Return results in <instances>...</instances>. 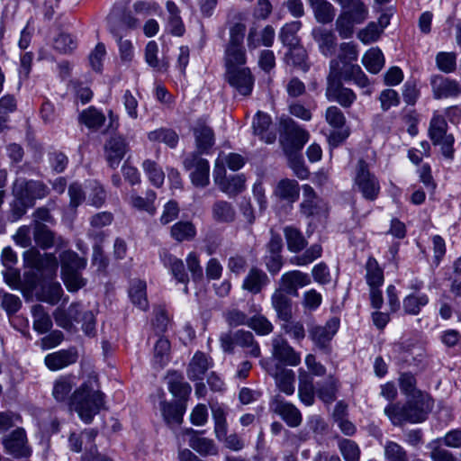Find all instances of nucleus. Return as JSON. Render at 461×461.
<instances>
[{
    "mask_svg": "<svg viewBox=\"0 0 461 461\" xmlns=\"http://www.w3.org/2000/svg\"><path fill=\"white\" fill-rule=\"evenodd\" d=\"M105 395L100 389L96 375L90 376L70 396L69 407L74 410L79 418L86 424L104 408Z\"/></svg>",
    "mask_w": 461,
    "mask_h": 461,
    "instance_id": "f257e3e1",
    "label": "nucleus"
},
{
    "mask_svg": "<svg viewBox=\"0 0 461 461\" xmlns=\"http://www.w3.org/2000/svg\"><path fill=\"white\" fill-rule=\"evenodd\" d=\"M433 406L432 400L427 394L419 393L403 406L389 404L384 408V414L394 426H402L405 422L419 423L427 419Z\"/></svg>",
    "mask_w": 461,
    "mask_h": 461,
    "instance_id": "f03ea898",
    "label": "nucleus"
},
{
    "mask_svg": "<svg viewBox=\"0 0 461 461\" xmlns=\"http://www.w3.org/2000/svg\"><path fill=\"white\" fill-rule=\"evenodd\" d=\"M246 25L236 23L230 28V39L225 49V66L229 68H243L247 62L246 50L243 41Z\"/></svg>",
    "mask_w": 461,
    "mask_h": 461,
    "instance_id": "7ed1b4c3",
    "label": "nucleus"
},
{
    "mask_svg": "<svg viewBox=\"0 0 461 461\" xmlns=\"http://www.w3.org/2000/svg\"><path fill=\"white\" fill-rule=\"evenodd\" d=\"M309 140V133L297 125L292 119L280 121V143L287 155L301 150Z\"/></svg>",
    "mask_w": 461,
    "mask_h": 461,
    "instance_id": "20e7f679",
    "label": "nucleus"
},
{
    "mask_svg": "<svg viewBox=\"0 0 461 461\" xmlns=\"http://www.w3.org/2000/svg\"><path fill=\"white\" fill-rule=\"evenodd\" d=\"M355 184L363 197L366 200H375L380 193L378 179L369 171L367 163L363 159L357 162Z\"/></svg>",
    "mask_w": 461,
    "mask_h": 461,
    "instance_id": "39448f33",
    "label": "nucleus"
},
{
    "mask_svg": "<svg viewBox=\"0 0 461 461\" xmlns=\"http://www.w3.org/2000/svg\"><path fill=\"white\" fill-rule=\"evenodd\" d=\"M447 124L441 115H434L430 121L429 134L434 145H440L443 155L446 158L453 157L454 137L447 134Z\"/></svg>",
    "mask_w": 461,
    "mask_h": 461,
    "instance_id": "423d86ee",
    "label": "nucleus"
},
{
    "mask_svg": "<svg viewBox=\"0 0 461 461\" xmlns=\"http://www.w3.org/2000/svg\"><path fill=\"white\" fill-rule=\"evenodd\" d=\"M24 263L27 267L37 270L41 276L51 277L58 269V260L53 254H41L36 249H31L23 253Z\"/></svg>",
    "mask_w": 461,
    "mask_h": 461,
    "instance_id": "0eeeda50",
    "label": "nucleus"
},
{
    "mask_svg": "<svg viewBox=\"0 0 461 461\" xmlns=\"http://www.w3.org/2000/svg\"><path fill=\"white\" fill-rule=\"evenodd\" d=\"M339 327L338 318L330 319L325 325H314L309 328V338L314 345L321 351L329 353L330 350V341Z\"/></svg>",
    "mask_w": 461,
    "mask_h": 461,
    "instance_id": "6e6552de",
    "label": "nucleus"
},
{
    "mask_svg": "<svg viewBox=\"0 0 461 461\" xmlns=\"http://www.w3.org/2000/svg\"><path fill=\"white\" fill-rule=\"evenodd\" d=\"M225 78L236 93L242 96L251 95L255 77L248 67L229 68L225 72Z\"/></svg>",
    "mask_w": 461,
    "mask_h": 461,
    "instance_id": "1a4fd4ad",
    "label": "nucleus"
},
{
    "mask_svg": "<svg viewBox=\"0 0 461 461\" xmlns=\"http://www.w3.org/2000/svg\"><path fill=\"white\" fill-rule=\"evenodd\" d=\"M48 193L49 188L47 185L42 182L35 180L17 179L13 188L14 197L25 198L32 205H33L36 199L45 197Z\"/></svg>",
    "mask_w": 461,
    "mask_h": 461,
    "instance_id": "9d476101",
    "label": "nucleus"
},
{
    "mask_svg": "<svg viewBox=\"0 0 461 461\" xmlns=\"http://www.w3.org/2000/svg\"><path fill=\"white\" fill-rule=\"evenodd\" d=\"M3 446L5 452L14 458L29 457L32 454V450L27 445L25 430L22 428L14 429L5 437L3 439Z\"/></svg>",
    "mask_w": 461,
    "mask_h": 461,
    "instance_id": "9b49d317",
    "label": "nucleus"
},
{
    "mask_svg": "<svg viewBox=\"0 0 461 461\" xmlns=\"http://www.w3.org/2000/svg\"><path fill=\"white\" fill-rule=\"evenodd\" d=\"M184 167L191 173L192 183L198 187H204L209 184V163L197 153H191L184 160Z\"/></svg>",
    "mask_w": 461,
    "mask_h": 461,
    "instance_id": "f8f14e48",
    "label": "nucleus"
},
{
    "mask_svg": "<svg viewBox=\"0 0 461 461\" xmlns=\"http://www.w3.org/2000/svg\"><path fill=\"white\" fill-rule=\"evenodd\" d=\"M272 348L273 357L280 362L293 366L300 364V354L282 336H276L272 339Z\"/></svg>",
    "mask_w": 461,
    "mask_h": 461,
    "instance_id": "ddd939ff",
    "label": "nucleus"
},
{
    "mask_svg": "<svg viewBox=\"0 0 461 461\" xmlns=\"http://www.w3.org/2000/svg\"><path fill=\"white\" fill-rule=\"evenodd\" d=\"M128 151V143L121 136L111 137L104 144V157L111 168L119 167Z\"/></svg>",
    "mask_w": 461,
    "mask_h": 461,
    "instance_id": "4468645a",
    "label": "nucleus"
},
{
    "mask_svg": "<svg viewBox=\"0 0 461 461\" xmlns=\"http://www.w3.org/2000/svg\"><path fill=\"white\" fill-rule=\"evenodd\" d=\"M430 85L435 99L455 97L461 93V86L457 81L441 75L433 76Z\"/></svg>",
    "mask_w": 461,
    "mask_h": 461,
    "instance_id": "2eb2a0df",
    "label": "nucleus"
},
{
    "mask_svg": "<svg viewBox=\"0 0 461 461\" xmlns=\"http://www.w3.org/2000/svg\"><path fill=\"white\" fill-rule=\"evenodd\" d=\"M310 283L311 279L307 274L299 270H293L282 275L277 289L283 290V292L287 294L297 296L298 289Z\"/></svg>",
    "mask_w": 461,
    "mask_h": 461,
    "instance_id": "dca6fc26",
    "label": "nucleus"
},
{
    "mask_svg": "<svg viewBox=\"0 0 461 461\" xmlns=\"http://www.w3.org/2000/svg\"><path fill=\"white\" fill-rule=\"evenodd\" d=\"M195 145L200 153L208 151L215 142L213 130L203 118L198 119L192 128Z\"/></svg>",
    "mask_w": 461,
    "mask_h": 461,
    "instance_id": "f3484780",
    "label": "nucleus"
},
{
    "mask_svg": "<svg viewBox=\"0 0 461 461\" xmlns=\"http://www.w3.org/2000/svg\"><path fill=\"white\" fill-rule=\"evenodd\" d=\"M271 408L280 415L290 427H298L302 422L299 410L292 403L285 402L280 395H276L271 401Z\"/></svg>",
    "mask_w": 461,
    "mask_h": 461,
    "instance_id": "a211bd4d",
    "label": "nucleus"
},
{
    "mask_svg": "<svg viewBox=\"0 0 461 461\" xmlns=\"http://www.w3.org/2000/svg\"><path fill=\"white\" fill-rule=\"evenodd\" d=\"M77 357V350L75 348H69L48 354L44 363L50 370L57 371L76 363Z\"/></svg>",
    "mask_w": 461,
    "mask_h": 461,
    "instance_id": "6ab92c4d",
    "label": "nucleus"
},
{
    "mask_svg": "<svg viewBox=\"0 0 461 461\" xmlns=\"http://www.w3.org/2000/svg\"><path fill=\"white\" fill-rule=\"evenodd\" d=\"M312 36L317 42L321 53L325 57L334 54L337 46V37L331 30L324 27H315L312 31Z\"/></svg>",
    "mask_w": 461,
    "mask_h": 461,
    "instance_id": "aec40b11",
    "label": "nucleus"
},
{
    "mask_svg": "<svg viewBox=\"0 0 461 461\" xmlns=\"http://www.w3.org/2000/svg\"><path fill=\"white\" fill-rule=\"evenodd\" d=\"M289 295L283 290L276 289L271 296L272 307L281 321H287L293 318V302Z\"/></svg>",
    "mask_w": 461,
    "mask_h": 461,
    "instance_id": "412c9836",
    "label": "nucleus"
},
{
    "mask_svg": "<svg viewBox=\"0 0 461 461\" xmlns=\"http://www.w3.org/2000/svg\"><path fill=\"white\" fill-rule=\"evenodd\" d=\"M252 126L254 134L266 143L271 144L276 141V132L272 127L270 116L267 113L258 112L253 120Z\"/></svg>",
    "mask_w": 461,
    "mask_h": 461,
    "instance_id": "4be33fe9",
    "label": "nucleus"
},
{
    "mask_svg": "<svg viewBox=\"0 0 461 461\" xmlns=\"http://www.w3.org/2000/svg\"><path fill=\"white\" fill-rule=\"evenodd\" d=\"M326 96L330 101L338 102L344 108L350 107L357 99L356 94L351 89L343 87L341 81L328 84Z\"/></svg>",
    "mask_w": 461,
    "mask_h": 461,
    "instance_id": "5701e85b",
    "label": "nucleus"
},
{
    "mask_svg": "<svg viewBox=\"0 0 461 461\" xmlns=\"http://www.w3.org/2000/svg\"><path fill=\"white\" fill-rule=\"evenodd\" d=\"M275 380L278 389L285 394L291 395L294 393V373L280 365H276L275 369L268 370Z\"/></svg>",
    "mask_w": 461,
    "mask_h": 461,
    "instance_id": "b1692460",
    "label": "nucleus"
},
{
    "mask_svg": "<svg viewBox=\"0 0 461 461\" xmlns=\"http://www.w3.org/2000/svg\"><path fill=\"white\" fill-rule=\"evenodd\" d=\"M185 433L190 435L189 446L201 456H214L218 448L212 439L200 437L199 432L193 429H186Z\"/></svg>",
    "mask_w": 461,
    "mask_h": 461,
    "instance_id": "393cba45",
    "label": "nucleus"
},
{
    "mask_svg": "<svg viewBox=\"0 0 461 461\" xmlns=\"http://www.w3.org/2000/svg\"><path fill=\"white\" fill-rule=\"evenodd\" d=\"M160 411L166 423L170 428H174L182 423L185 405L182 402H161Z\"/></svg>",
    "mask_w": 461,
    "mask_h": 461,
    "instance_id": "a878e982",
    "label": "nucleus"
},
{
    "mask_svg": "<svg viewBox=\"0 0 461 461\" xmlns=\"http://www.w3.org/2000/svg\"><path fill=\"white\" fill-rule=\"evenodd\" d=\"M284 59L287 65L293 66L303 72H307L310 68L308 53L301 43L289 48L288 51L285 54Z\"/></svg>",
    "mask_w": 461,
    "mask_h": 461,
    "instance_id": "bb28decb",
    "label": "nucleus"
},
{
    "mask_svg": "<svg viewBox=\"0 0 461 461\" xmlns=\"http://www.w3.org/2000/svg\"><path fill=\"white\" fill-rule=\"evenodd\" d=\"M75 386L72 375H60L53 382L52 396L58 402H68L71 396L72 389Z\"/></svg>",
    "mask_w": 461,
    "mask_h": 461,
    "instance_id": "cd10ccee",
    "label": "nucleus"
},
{
    "mask_svg": "<svg viewBox=\"0 0 461 461\" xmlns=\"http://www.w3.org/2000/svg\"><path fill=\"white\" fill-rule=\"evenodd\" d=\"M268 282V276L264 271L257 267H252L244 278L242 288L257 294L261 292Z\"/></svg>",
    "mask_w": 461,
    "mask_h": 461,
    "instance_id": "c85d7f7f",
    "label": "nucleus"
},
{
    "mask_svg": "<svg viewBox=\"0 0 461 461\" xmlns=\"http://www.w3.org/2000/svg\"><path fill=\"white\" fill-rule=\"evenodd\" d=\"M212 362L202 352H196L191 359L187 368V377L190 380H202L206 371L211 367Z\"/></svg>",
    "mask_w": 461,
    "mask_h": 461,
    "instance_id": "c756f323",
    "label": "nucleus"
},
{
    "mask_svg": "<svg viewBox=\"0 0 461 461\" xmlns=\"http://www.w3.org/2000/svg\"><path fill=\"white\" fill-rule=\"evenodd\" d=\"M212 218L218 223H230L236 218V210L231 203L218 200L212 206Z\"/></svg>",
    "mask_w": 461,
    "mask_h": 461,
    "instance_id": "7c9ffc66",
    "label": "nucleus"
},
{
    "mask_svg": "<svg viewBox=\"0 0 461 461\" xmlns=\"http://www.w3.org/2000/svg\"><path fill=\"white\" fill-rule=\"evenodd\" d=\"M298 394L301 401L310 406L314 402V385L312 375L303 369H299Z\"/></svg>",
    "mask_w": 461,
    "mask_h": 461,
    "instance_id": "2f4dec72",
    "label": "nucleus"
},
{
    "mask_svg": "<svg viewBox=\"0 0 461 461\" xmlns=\"http://www.w3.org/2000/svg\"><path fill=\"white\" fill-rule=\"evenodd\" d=\"M33 319V329L40 334L50 331L52 328V320L41 304H35L32 307Z\"/></svg>",
    "mask_w": 461,
    "mask_h": 461,
    "instance_id": "473e14b6",
    "label": "nucleus"
},
{
    "mask_svg": "<svg viewBox=\"0 0 461 461\" xmlns=\"http://www.w3.org/2000/svg\"><path fill=\"white\" fill-rule=\"evenodd\" d=\"M172 239L178 242L190 241L196 235V228L193 222L189 221H179L172 225L170 229Z\"/></svg>",
    "mask_w": 461,
    "mask_h": 461,
    "instance_id": "72a5a7b5",
    "label": "nucleus"
},
{
    "mask_svg": "<svg viewBox=\"0 0 461 461\" xmlns=\"http://www.w3.org/2000/svg\"><path fill=\"white\" fill-rule=\"evenodd\" d=\"M284 234L289 251L298 253L306 248L308 242L298 229L286 226L284 229Z\"/></svg>",
    "mask_w": 461,
    "mask_h": 461,
    "instance_id": "f704fd0d",
    "label": "nucleus"
},
{
    "mask_svg": "<svg viewBox=\"0 0 461 461\" xmlns=\"http://www.w3.org/2000/svg\"><path fill=\"white\" fill-rule=\"evenodd\" d=\"M62 294L63 290L60 284L58 282H51L48 285H42L36 296L40 301L55 305L59 302Z\"/></svg>",
    "mask_w": 461,
    "mask_h": 461,
    "instance_id": "c9c22d12",
    "label": "nucleus"
},
{
    "mask_svg": "<svg viewBox=\"0 0 461 461\" xmlns=\"http://www.w3.org/2000/svg\"><path fill=\"white\" fill-rule=\"evenodd\" d=\"M302 26L301 22L294 21L285 24L280 32L279 38L282 43L289 48L294 47L301 43V40L297 35Z\"/></svg>",
    "mask_w": 461,
    "mask_h": 461,
    "instance_id": "e433bc0d",
    "label": "nucleus"
},
{
    "mask_svg": "<svg viewBox=\"0 0 461 461\" xmlns=\"http://www.w3.org/2000/svg\"><path fill=\"white\" fill-rule=\"evenodd\" d=\"M362 63L370 73L377 74L384 65V54L378 48H372L363 56Z\"/></svg>",
    "mask_w": 461,
    "mask_h": 461,
    "instance_id": "4c0bfd02",
    "label": "nucleus"
},
{
    "mask_svg": "<svg viewBox=\"0 0 461 461\" xmlns=\"http://www.w3.org/2000/svg\"><path fill=\"white\" fill-rule=\"evenodd\" d=\"M299 185L297 181L292 179L281 180L276 189V194L281 199L289 202H294L299 197Z\"/></svg>",
    "mask_w": 461,
    "mask_h": 461,
    "instance_id": "58836bf2",
    "label": "nucleus"
},
{
    "mask_svg": "<svg viewBox=\"0 0 461 461\" xmlns=\"http://www.w3.org/2000/svg\"><path fill=\"white\" fill-rule=\"evenodd\" d=\"M60 262L62 272L80 271L86 266V259L71 250L64 251L60 255Z\"/></svg>",
    "mask_w": 461,
    "mask_h": 461,
    "instance_id": "ea45409f",
    "label": "nucleus"
},
{
    "mask_svg": "<svg viewBox=\"0 0 461 461\" xmlns=\"http://www.w3.org/2000/svg\"><path fill=\"white\" fill-rule=\"evenodd\" d=\"M166 7L169 14L167 23L171 33L176 36H182L185 32V28L180 17L179 8L173 1H167Z\"/></svg>",
    "mask_w": 461,
    "mask_h": 461,
    "instance_id": "a19ab883",
    "label": "nucleus"
},
{
    "mask_svg": "<svg viewBox=\"0 0 461 461\" xmlns=\"http://www.w3.org/2000/svg\"><path fill=\"white\" fill-rule=\"evenodd\" d=\"M429 297L425 294L416 295L414 294L407 295L402 302L403 311L407 314L418 315L421 307L427 305Z\"/></svg>",
    "mask_w": 461,
    "mask_h": 461,
    "instance_id": "79ce46f5",
    "label": "nucleus"
},
{
    "mask_svg": "<svg viewBox=\"0 0 461 461\" xmlns=\"http://www.w3.org/2000/svg\"><path fill=\"white\" fill-rule=\"evenodd\" d=\"M110 32L118 42L121 60L125 63H130L134 56L131 41L129 40H123V33L115 27H111Z\"/></svg>",
    "mask_w": 461,
    "mask_h": 461,
    "instance_id": "37998d69",
    "label": "nucleus"
},
{
    "mask_svg": "<svg viewBox=\"0 0 461 461\" xmlns=\"http://www.w3.org/2000/svg\"><path fill=\"white\" fill-rule=\"evenodd\" d=\"M170 342L167 339L159 338L154 347V365L161 368L169 361Z\"/></svg>",
    "mask_w": 461,
    "mask_h": 461,
    "instance_id": "c03bdc74",
    "label": "nucleus"
},
{
    "mask_svg": "<svg viewBox=\"0 0 461 461\" xmlns=\"http://www.w3.org/2000/svg\"><path fill=\"white\" fill-rule=\"evenodd\" d=\"M79 121L89 129H99L105 122V116L95 107L84 110L79 115Z\"/></svg>",
    "mask_w": 461,
    "mask_h": 461,
    "instance_id": "a18cd8bd",
    "label": "nucleus"
},
{
    "mask_svg": "<svg viewBox=\"0 0 461 461\" xmlns=\"http://www.w3.org/2000/svg\"><path fill=\"white\" fill-rule=\"evenodd\" d=\"M322 249L319 244H313L308 248L302 255H296L289 259V262L294 266H307L321 256Z\"/></svg>",
    "mask_w": 461,
    "mask_h": 461,
    "instance_id": "49530a36",
    "label": "nucleus"
},
{
    "mask_svg": "<svg viewBox=\"0 0 461 461\" xmlns=\"http://www.w3.org/2000/svg\"><path fill=\"white\" fill-rule=\"evenodd\" d=\"M246 178L244 175H234L226 179L220 189L229 196H236L245 190Z\"/></svg>",
    "mask_w": 461,
    "mask_h": 461,
    "instance_id": "de8ad7c7",
    "label": "nucleus"
},
{
    "mask_svg": "<svg viewBox=\"0 0 461 461\" xmlns=\"http://www.w3.org/2000/svg\"><path fill=\"white\" fill-rule=\"evenodd\" d=\"M366 281L370 287H379L384 283V273L374 258H369L366 265Z\"/></svg>",
    "mask_w": 461,
    "mask_h": 461,
    "instance_id": "09e8293b",
    "label": "nucleus"
},
{
    "mask_svg": "<svg viewBox=\"0 0 461 461\" xmlns=\"http://www.w3.org/2000/svg\"><path fill=\"white\" fill-rule=\"evenodd\" d=\"M340 454L345 461H359L361 450L358 445L348 438H341L338 442Z\"/></svg>",
    "mask_w": 461,
    "mask_h": 461,
    "instance_id": "8fccbe9b",
    "label": "nucleus"
},
{
    "mask_svg": "<svg viewBox=\"0 0 461 461\" xmlns=\"http://www.w3.org/2000/svg\"><path fill=\"white\" fill-rule=\"evenodd\" d=\"M129 295L131 302L141 310H146L148 308L145 282L140 280L133 282L130 288Z\"/></svg>",
    "mask_w": 461,
    "mask_h": 461,
    "instance_id": "3c124183",
    "label": "nucleus"
},
{
    "mask_svg": "<svg viewBox=\"0 0 461 461\" xmlns=\"http://www.w3.org/2000/svg\"><path fill=\"white\" fill-rule=\"evenodd\" d=\"M148 138L151 141L164 142L170 148H175L178 142V135L171 129H158L149 133Z\"/></svg>",
    "mask_w": 461,
    "mask_h": 461,
    "instance_id": "603ef678",
    "label": "nucleus"
},
{
    "mask_svg": "<svg viewBox=\"0 0 461 461\" xmlns=\"http://www.w3.org/2000/svg\"><path fill=\"white\" fill-rule=\"evenodd\" d=\"M33 236L35 242L42 249H48L54 245V233L42 223H36Z\"/></svg>",
    "mask_w": 461,
    "mask_h": 461,
    "instance_id": "864d4df0",
    "label": "nucleus"
},
{
    "mask_svg": "<svg viewBox=\"0 0 461 461\" xmlns=\"http://www.w3.org/2000/svg\"><path fill=\"white\" fill-rule=\"evenodd\" d=\"M342 8L346 9L343 14H348L357 23H361L366 19L367 9L361 0H351Z\"/></svg>",
    "mask_w": 461,
    "mask_h": 461,
    "instance_id": "5fc2aeb1",
    "label": "nucleus"
},
{
    "mask_svg": "<svg viewBox=\"0 0 461 461\" xmlns=\"http://www.w3.org/2000/svg\"><path fill=\"white\" fill-rule=\"evenodd\" d=\"M165 264L170 267L171 273L178 282L183 284L188 282V276L185 272L184 262L181 259L172 255H167L165 257Z\"/></svg>",
    "mask_w": 461,
    "mask_h": 461,
    "instance_id": "6e6d98bb",
    "label": "nucleus"
},
{
    "mask_svg": "<svg viewBox=\"0 0 461 461\" xmlns=\"http://www.w3.org/2000/svg\"><path fill=\"white\" fill-rule=\"evenodd\" d=\"M384 448L386 461H409L406 450L398 443L386 441Z\"/></svg>",
    "mask_w": 461,
    "mask_h": 461,
    "instance_id": "4d7b16f0",
    "label": "nucleus"
},
{
    "mask_svg": "<svg viewBox=\"0 0 461 461\" xmlns=\"http://www.w3.org/2000/svg\"><path fill=\"white\" fill-rule=\"evenodd\" d=\"M314 17L320 23H329L332 22L335 16V9L328 1H324L312 7Z\"/></svg>",
    "mask_w": 461,
    "mask_h": 461,
    "instance_id": "13d9d810",
    "label": "nucleus"
},
{
    "mask_svg": "<svg viewBox=\"0 0 461 461\" xmlns=\"http://www.w3.org/2000/svg\"><path fill=\"white\" fill-rule=\"evenodd\" d=\"M145 173L148 175L149 181L157 187L163 185L165 174L156 162L147 159L142 164Z\"/></svg>",
    "mask_w": 461,
    "mask_h": 461,
    "instance_id": "bf43d9fd",
    "label": "nucleus"
},
{
    "mask_svg": "<svg viewBox=\"0 0 461 461\" xmlns=\"http://www.w3.org/2000/svg\"><path fill=\"white\" fill-rule=\"evenodd\" d=\"M158 46L156 41H150L145 47V60L151 68L157 70L167 69V64L160 62L158 59Z\"/></svg>",
    "mask_w": 461,
    "mask_h": 461,
    "instance_id": "052dcab7",
    "label": "nucleus"
},
{
    "mask_svg": "<svg viewBox=\"0 0 461 461\" xmlns=\"http://www.w3.org/2000/svg\"><path fill=\"white\" fill-rule=\"evenodd\" d=\"M357 23L348 14L341 13L336 20V30L342 39H348L354 32V24Z\"/></svg>",
    "mask_w": 461,
    "mask_h": 461,
    "instance_id": "680f3d73",
    "label": "nucleus"
},
{
    "mask_svg": "<svg viewBox=\"0 0 461 461\" xmlns=\"http://www.w3.org/2000/svg\"><path fill=\"white\" fill-rule=\"evenodd\" d=\"M441 438H437L428 444L431 450L430 458L432 461H456L453 454L440 447Z\"/></svg>",
    "mask_w": 461,
    "mask_h": 461,
    "instance_id": "e2e57ef3",
    "label": "nucleus"
},
{
    "mask_svg": "<svg viewBox=\"0 0 461 461\" xmlns=\"http://www.w3.org/2000/svg\"><path fill=\"white\" fill-rule=\"evenodd\" d=\"M0 303L8 315L16 313L22 306V301L17 295L3 291L0 292Z\"/></svg>",
    "mask_w": 461,
    "mask_h": 461,
    "instance_id": "0e129e2a",
    "label": "nucleus"
},
{
    "mask_svg": "<svg viewBox=\"0 0 461 461\" xmlns=\"http://www.w3.org/2000/svg\"><path fill=\"white\" fill-rule=\"evenodd\" d=\"M337 381L332 376H329L327 381L318 388L317 393L324 402H332L336 399Z\"/></svg>",
    "mask_w": 461,
    "mask_h": 461,
    "instance_id": "69168bd1",
    "label": "nucleus"
},
{
    "mask_svg": "<svg viewBox=\"0 0 461 461\" xmlns=\"http://www.w3.org/2000/svg\"><path fill=\"white\" fill-rule=\"evenodd\" d=\"M168 389L170 393L180 399H185L191 393V386L184 382L182 377H172L169 380Z\"/></svg>",
    "mask_w": 461,
    "mask_h": 461,
    "instance_id": "338daca9",
    "label": "nucleus"
},
{
    "mask_svg": "<svg viewBox=\"0 0 461 461\" xmlns=\"http://www.w3.org/2000/svg\"><path fill=\"white\" fill-rule=\"evenodd\" d=\"M325 119L330 126L334 129H341L346 123V117L337 106H330L325 112Z\"/></svg>",
    "mask_w": 461,
    "mask_h": 461,
    "instance_id": "774afa93",
    "label": "nucleus"
}]
</instances>
